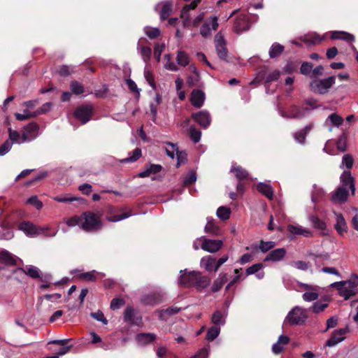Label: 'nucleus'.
Returning a JSON list of instances; mask_svg holds the SVG:
<instances>
[{
	"label": "nucleus",
	"instance_id": "obj_8",
	"mask_svg": "<svg viewBox=\"0 0 358 358\" xmlns=\"http://www.w3.org/2000/svg\"><path fill=\"white\" fill-rule=\"evenodd\" d=\"M124 321L129 324L140 325L142 323V317L132 307L127 306L124 311Z\"/></svg>",
	"mask_w": 358,
	"mask_h": 358
},
{
	"label": "nucleus",
	"instance_id": "obj_38",
	"mask_svg": "<svg viewBox=\"0 0 358 358\" xmlns=\"http://www.w3.org/2000/svg\"><path fill=\"white\" fill-rule=\"evenodd\" d=\"M144 32L147 35V36L150 39H155L158 38L161 34V31L158 28H154L150 27H145L144 28Z\"/></svg>",
	"mask_w": 358,
	"mask_h": 358
},
{
	"label": "nucleus",
	"instance_id": "obj_46",
	"mask_svg": "<svg viewBox=\"0 0 358 358\" xmlns=\"http://www.w3.org/2000/svg\"><path fill=\"white\" fill-rule=\"evenodd\" d=\"M220 332V329L219 327H215V326L211 327L207 331L206 339L208 341H213L218 336Z\"/></svg>",
	"mask_w": 358,
	"mask_h": 358
},
{
	"label": "nucleus",
	"instance_id": "obj_51",
	"mask_svg": "<svg viewBox=\"0 0 358 358\" xmlns=\"http://www.w3.org/2000/svg\"><path fill=\"white\" fill-rule=\"evenodd\" d=\"M196 180V173L194 171L192 170L189 172L188 175L184 179V185L189 186Z\"/></svg>",
	"mask_w": 358,
	"mask_h": 358
},
{
	"label": "nucleus",
	"instance_id": "obj_11",
	"mask_svg": "<svg viewBox=\"0 0 358 358\" xmlns=\"http://www.w3.org/2000/svg\"><path fill=\"white\" fill-rule=\"evenodd\" d=\"M222 245V241L205 238L202 243L201 248L209 252H216L221 249Z\"/></svg>",
	"mask_w": 358,
	"mask_h": 358
},
{
	"label": "nucleus",
	"instance_id": "obj_25",
	"mask_svg": "<svg viewBox=\"0 0 358 358\" xmlns=\"http://www.w3.org/2000/svg\"><path fill=\"white\" fill-rule=\"evenodd\" d=\"M162 169L163 167L160 164H150L148 168L143 171L140 172L138 176L139 178H142L149 177L152 174L159 173Z\"/></svg>",
	"mask_w": 358,
	"mask_h": 358
},
{
	"label": "nucleus",
	"instance_id": "obj_49",
	"mask_svg": "<svg viewBox=\"0 0 358 358\" xmlns=\"http://www.w3.org/2000/svg\"><path fill=\"white\" fill-rule=\"evenodd\" d=\"M199 80V73H192L187 77V83L189 87H194L198 85Z\"/></svg>",
	"mask_w": 358,
	"mask_h": 358
},
{
	"label": "nucleus",
	"instance_id": "obj_42",
	"mask_svg": "<svg viewBox=\"0 0 358 358\" xmlns=\"http://www.w3.org/2000/svg\"><path fill=\"white\" fill-rule=\"evenodd\" d=\"M70 87L72 92L76 95H80L84 92L83 85L76 80L71 82Z\"/></svg>",
	"mask_w": 358,
	"mask_h": 358
},
{
	"label": "nucleus",
	"instance_id": "obj_33",
	"mask_svg": "<svg viewBox=\"0 0 358 358\" xmlns=\"http://www.w3.org/2000/svg\"><path fill=\"white\" fill-rule=\"evenodd\" d=\"M300 62L298 60L288 61L283 68V71L286 73L291 74L297 71Z\"/></svg>",
	"mask_w": 358,
	"mask_h": 358
},
{
	"label": "nucleus",
	"instance_id": "obj_47",
	"mask_svg": "<svg viewBox=\"0 0 358 358\" xmlns=\"http://www.w3.org/2000/svg\"><path fill=\"white\" fill-rule=\"evenodd\" d=\"M172 11L171 4L166 3H165L162 8L161 13H160V17L162 20H165L168 19Z\"/></svg>",
	"mask_w": 358,
	"mask_h": 358
},
{
	"label": "nucleus",
	"instance_id": "obj_15",
	"mask_svg": "<svg viewBox=\"0 0 358 358\" xmlns=\"http://www.w3.org/2000/svg\"><path fill=\"white\" fill-rule=\"evenodd\" d=\"M19 273L22 275H27L34 279L40 278V270L34 266H29L27 269L23 268H16L13 271V274Z\"/></svg>",
	"mask_w": 358,
	"mask_h": 358
},
{
	"label": "nucleus",
	"instance_id": "obj_23",
	"mask_svg": "<svg viewBox=\"0 0 358 358\" xmlns=\"http://www.w3.org/2000/svg\"><path fill=\"white\" fill-rule=\"evenodd\" d=\"M336 216V223L334 226L338 234L343 236L347 231V223L341 213H335Z\"/></svg>",
	"mask_w": 358,
	"mask_h": 358
},
{
	"label": "nucleus",
	"instance_id": "obj_16",
	"mask_svg": "<svg viewBox=\"0 0 358 358\" xmlns=\"http://www.w3.org/2000/svg\"><path fill=\"white\" fill-rule=\"evenodd\" d=\"M348 197V189L344 187H338L332 194L331 201L334 203H344Z\"/></svg>",
	"mask_w": 358,
	"mask_h": 358
},
{
	"label": "nucleus",
	"instance_id": "obj_26",
	"mask_svg": "<svg viewBox=\"0 0 358 358\" xmlns=\"http://www.w3.org/2000/svg\"><path fill=\"white\" fill-rule=\"evenodd\" d=\"M275 246V243L273 241H264V240H261L259 241V245H252L251 248L253 250H259L262 252L266 253L271 250Z\"/></svg>",
	"mask_w": 358,
	"mask_h": 358
},
{
	"label": "nucleus",
	"instance_id": "obj_64",
	"mask_svg": "<svg viewBox=\"0 0 358 358\" xmlns=\"http://www.w3.org/2000/svg\"><path fill=\"white\" fill-rule=\"evenodd\" d=\"M208 347L201 348L195 355L190 358H208Z\"/></svg>",
	"mask_w": 358,
	"mask_h": 358
},
{
	"label": "nucleus",
	"instance_id": "obj_27",
	"mask_svg": "<svg viewBox=\"0 0 358 358\" xmlns=\"http://www.w3.org/2000/svg\"><path fill=\"white\" fill-rule=\"evenodd\" d=\"M230 171L235 173V177L238 181H243L249 178L248 171L241 166H233Z\"/></svg>",
	"mask_w": 358,
	"mask_h": 358
},
{
	"label": "nucleus",
	"instance_id": "obj_40",
	"mask_svg": "<svg viewBox=\"0 0 358 358\" xmlns=\"http://www.w3.org/2000/svg\"><path fill=\"white\" fill-rule=\"evenodd\" d=\"M322 40V38H321L318 35L315 34L306 35L303 38V41L304 43L312 45L319 44Z\"/></svg>",
	"mask_w": 358,
	"mask_h": 358
},
{
	"label": "nucleus",
	"instance_id": "obj_52",
	"mask_svg": "<svg viewBox=\"0 0 358 358\" xmlns=\"http://www.w3.org/2000/svg\"><path fill=\"white\" fill-rule=\"evenodd\" d=\"M9 139L13 143H20V139H22V136H20L18 131L15 130H13L10 127L8 129Z\"/></svg>",
	"mask_w": 358,
	"mask_h": 358
},
{
	"label": "nucleus",
	"instance_id": "obj_61",
	"mask_svg": "<svg viewBox=\"0 0 358 358\" xmlns=\"http://www.w3.org/2000/svg\"><path fill=\"white\" fill-rule=\"evenodd\" d=\"M51 106L52 103L50 102H47L44 103L41 108H39L38 109L34 112L36 114V117H37L39 115L44 114L48 110H50Z\"/></svg>",
	"mask_w": 358,
	"mask_h": 358
},
{
	"label": "nucleus",
	"instance_id": "obj_7",
	"mask_svg": "<svg viewBox=\"0 0 358 358\" xmlns=\"http://www.w3.org/2000/svg\"><path fill=\"white\" fill-rule=\"evenodd\" d=\"M215 42L216 52L218 57L222 60L228 62V50L226 46V41L224 38V36L220 33H218L215 35Z\"/></svg>",
	"mask_w": 358,
	"mask_h": 358
},
{
	"label": "nucleus",
	"instance_id": "obj_29",
	"mask_svg": "<svg viewBox=\"0 0 358 358\" xmlns=\"http://www.w3.org/2000/svg\"><path fill=\"white\" fill-rule=\"evenodd\" d=\"M257 189L267 197L268 199L272 200L273 198V188L267 184L259 182L257 185Z\"/></svg>",
	"mask_w": 358,
	"mask_h": 358
},
{
	"label": "nucleus",
	"instance_id": "obj_60",
	"mask_svg": "<svg viewBox=\"0 0 358 358\" xmlns=\"http://www.w3.org/2000/svg\"><path fill=\"white\" fill-rule=\"evenodd\" d=\"M280 71H274L272 73H269L265 78V83H269L273 81H276L280 78Z\"/></svg>",
	"mask_w": 358,
	"mask_h": 358
},
{
	"label": "nucleus",
	"instance_id": "obj_20",
	"mask_svg": "<svg viewBox=\"0 0 358 358\" xmlns=\"http://www.w3.org/2000/svg\"><path fill=\"white\" fill-rule=\"evenodd\" d=\"M287 231L294 235H301L306 238L313 236V232L311 230L303 228L301 226H294L292 224H289L287 226Z\"/></svg>",
	"mask_w": 358,
	"mask_h": 358
},
{
	"label": "nucleus",
	"instance_id": "obj_50",
	"mask_svg": "<svg viewBox=\"0 0 358 358\" xmlns=\"http://www.w3.org/2000/svg\"><path fill=\"white\" fill-rule=\"evenodd\" d=\"M95 271H90V272H85L82 273L78 275V278L80 280L89 281V282H94L96 280V276L95 275Z\"/></svg>",
	"mask_w": 358,
	"mask_h": 358
},
{
	"label": "nucleus",
	"instance_id": "obj_21",
	"mask_svg": "<svg viewBox=\"0 0 358 358\" xmlns=\"http://www.w3.org/2000/svg\"><path fill=\"white\" fill-rule=\"evenodd\" d=\"M201 265L202 267L205 268L209 273L213 271H217L215 269L216 266V259L213 257L212 256L204 257L201 260Z\"/></svg>",
	"mask_w": 358,
	"mask_h": 358
},
{
	"label": "nucleus",
	"instance_id": "obj_4",
	"mask_svg": "<svg viewBox=\"0 0 358 358\" xmlns=\"http://www.w3.org/2000/svg\"><path fill=\"white\" fill-rule=\"evenodd\" d=\"M82 217L84 222L82 223V228L86 231H94L101 227L100 217L91 211H87L83 213Z\"/></svg>",
	"mask_w": 358,
	"mask_h": 358
},
{
	"label": "nucleus",
	"instance_id": "obj_31",
	"mask_svg": "<svg viewBox=\"0 0 358 358\" xmlns=\"http://www.w3.org/2000/svg\"><path fill=\"white\" fill-rule=\"evenodd\" d=\"M285 50V47L278 43H274L272 44L270 50H269V57L271 59H274L278 57Z\"/></svg>",
	"mask_w": 358,
	"mask_h": 358
},
{
	"label": "nucleus",
	"instance_id": "obj_59",
	"mask_svg": "<svg viewBox=\"0 0 358 358\" xmlns=\"http://www.w3.org/2000/svg\"><path fill=\"white\" fill-rule=\"evenodd\" d=\"M318 294L313 292H307L302 295V298L305 301H313L318 299Z\"/></svg>",
	"mask_w": 358,
	"mask_h": 358
},
{
	"label": "nucleus",
	"instance_id": "obj_36",
	"mask_svg": "<svg viewBox=\"0 0 358 358\" xmlns=\"http://www.w3.org/2000/svg\"><path fill=\"white\" fill-rule=\"evenodd\" d=\"M141 149L136 148L133 150V154L131 157L124 158L120 161L121 163L134 162L141 157Z\"/></svg>",
	"mask_w": 358,
	"mask_h": 358
},
{
	"label": "nucleus",
	"instance_id": "obj_2",
	"mask_svg": "<svg viewBox=\"0 0 358 358\" xmlns=\"http://www.w3.org/2000/svg\"><path fill=\"white\" fill-rule=\"evenodd\" d=\"M335 83L336 77L334 76L324 79H313L310 82L309 87L315 94H326Z\"/></svg>",
	"mask_w": 358,
	"mask_h": 358
},
{
	"label": "nucleus",
	"instance_id": "obj_13",
	"mask_svg": "<svg viewBox=\"0 0 358 358\" xmlns=\"http://www.w3.org/2000/svg\"><path fill=\"white\" fill-rule=\"evenodd\" d=\"M287 254V250L282 248L272 250L264 258V262H280L283 259Z\"/></svg>",
	"mask_w": 358,
	"mask_h": 358
},
{
	"label": "nucleus",
	"instance_id": "obj_58",
	"mask_svg": "<svg viewBox=\"0 0 358 358\" xmlns=\"http://www.w3.org/2000/svg\"><path fill=\"white\" fill-rule=\"evenodd\" d=\"M329 119L332 124L336 127H339L343 122V119L336 113H332L330 115Z\"/></svg>",
	"mask_w": 358,
	"mask_h": 358
},
{
	"label": "nucleus",
	"instance_id": "obj_18",
	"mask_svg": "<svg viewBox=\"0 0 358 358\" xmlns=\"http://www.w3.org/2000/svg\"><path fill=\"white\" fill-rule=\"evenodd\" d=\"M17 257L6 250L0 252V263L6 266H16Z\"/></svg>",
	"mask_w": 358,
	"mask_h": 358
},
{
	"label": "nucleus",
	"instance_id": "obj_41",
	"mask_svg": "<svg viewBox=\"0 0 358 358\" xmlns=\"http://www.w3.org/2000/svg\"><path fill=\"white\" fill-rule=\"evenodd\" d=\"M201 136V132L199 129H196L194 126H190L189 127V137L192 141L196 143L199 142Z\"/></svg>",
	"mask_w": 358,
	"mask_h": 358
},
{
	"label": "nucleus",
	"instance_id": "obj_35",
	"mask_svg": "<svg viewBox=\"0 0 358 358\" xmlns=\"http://www.w3.org/2000/svg\"><path fill=\"white\" fill-rule=\"evenodd\" d=\"M313 64L309 62H304L301 64L300 68V73L306 76L311 78V73L313 71Z\"/></svg>",
	"mask_w": 358,
	"mask_h": 358
},
{
	"label": "nucleus",
	"instance_id": "obj_55",
	"mask_svg": "<svg viewBox=\"0 0 358 358\" xmlns=\"http://www.w3.org/2000/svg\"><path fill=\"white\" fill-rule=\"evenodd\" d=\"M90 315L92 318L95 319L99 322H101L103 324H108L107 319L105 317L103 313L101 310L92 312L90 313Z\"/></svg>",
	"mask_w": 358,
	"mask_h": 358
},
{
	"label": "nucleus",
	"instance_id": "obj_14",
	"mask_svg": "<svg viewBox=\"0 0 358 358\" xmlns=\"http://www.w3.org/2000/svg\"><path fill=\"white\" fill-rule=\"evenodd\" d=\"M205 94L201 90H193L191 93L190 101L192 106L200 108L204 103Z\"/></svg>",
	"mask_w": 358,
	"mask_h": 358
},
{
	"label": "nucleus",
	"instance_id": "obj_17",
	"mask_svg": "<svg viewBox=\"0 0 358 358\" xmlns=\"http://www.w3.org/2000/svg\"><path fill=\"white\" fill-rule=\"evenodd\" d=\"M341 182L342 185L341 187H344L347 189L348 186L352 192V194L354 195L355 193V185L354 178L351 175L350 171H345L342 175L341 176Z\"/></svg>",
	"mask_w": 358,
	"mask_h": 358
},
{
	"label": "nucleus",
	"instance_id": "obj_44",
	"mask_svg": "<svg viewBox=\"0 0 358 358\" xmlns=\"http://www.w3.org/2000/svg\"><path fill=\"white\" fill-rule=\"evenodd\" d=\"M328 306V303H321L320 301H316L313 305L308 308V310L312 311L314 313H320L325 310Z\"/></svg>",
	"mask_w": 358,
	"mask_h": 358
},
{
	"label": "nucleus",
	"instance_id": "obj_12",
	"mask_svg": "<svg viewBox=\"0 0 358 358\" xmlns=\"http://www.w3.org/2000/svg\"><path fill=\"white\" fill-rule=\"evenodd\" d=\"M163 301V294L159 292L152 293L141 298V302L145 306H155Z\"/></svg>",
	"mask_w": 358,
	"mask_h": 358
},
{
	"label": "nucleus",
	"instance_id": "obj_45",
	"mask_svg": "<svg viewBox=\"0 0 358 358\" xmlns=\"http://www.w3.org/2000/svg\"><path fill=\"white\" fill-rule=\"evenodd\" d=\"M336 148L341 152H345L347 150V138L345 134L339 136L336 141Z\"/></svg>",
	"mask_w": 358,
	"mask_h": 358
},
{
	"label": "nucleus",
	"instance_id": "obj_37",
	"mask_svg": "<svg viewBox=\"0 0 358 358\" xmlns=\"http://www.w3.org/2000/svg\"><path fill=\"white\" fill-rule=\"evenodd\" d=\"M216 214L221 220H226L230 217L231 210L229 208L220 206L217 208Z\"/></svg>",
	"mask_w": 358,
	"mask_h": 358
},
{
	"label": "nucleus",
	"instance_id": "obj_62",
	"mask_svg": "<svg viewBox=\"0 0 358 358\" xmlns=\"http://www.w3.org/2000/svg\"><path fill=\"white\" fill-rule=\"evenodd\" d=\"M222 317L223 315L222 312L217 310L213 314L211 321L214 324L218 325L222 322Z\"/></svg>",
	"mask_w": 358,
	"mask_h": 358
},
{
	"label": "nucleus",
	"instance_id": "obj_3",
	"mask_svg": "<svg viewBox=\"0 0 358 358\" xmlns=\"http://www.w3.org/2000/svg\"><path fill=\"white\" fill-rule=\"evenodd\" d=\"M357 285L358 282L352 280L336 282L331 285L332 287L338 289L340 296L344 297L345 300L356 294V287Z\"/></svg>",
	"mask_w": 358,
	"mask_h": 358
},
{
	"label": "nucleus",
	"instance_id": "obj_22",
	"mask_svg": "<svg viewBox=\"0 0 358 358\" xmlns=\"http://www.w3.org/2000/svg\"><path fill=\"white\" fill-rule=\"evenodd\" d=\"M331 38L340 39L347 43H352L355 40V36L352 34L341 31H332Z\"/></svg>",
	"mask_w": 358,
	"mask_h": 358
},
{
	"label": "nucleus",
	"instance_id": "obj_28",
	"mask_svg": "<svg viewBox=\"0 0 358 358\" xmlns=\"http://www.w3.org/2000/svg\"><path fill=\"white\" fill-rule=\"evenodd\" d=\"M156 338V334L152 333H141L136 335L138 343L142 345L149 344L153 342Z\"/></svg>",
	"mask_w": 358,
	"mask_h": 358
},
{
	"label": "nucleus",
	"instance_id": "obj_39",
	"mask_svg": "<svg viewBox=\"0 0 358 358\" xmlns=\"http://www.w3.org/2000/svg\"><path fill=\"white\" fill-rule=\"evenodd\" d=\"M177 63L182 66H186L189 64V57L184 51H178L177 57H176Z\"/></svg>",
	"mask_w": 358,
	"mask_h": 358
},
{
	"label": "nucleus",
	"instance_id": "obj_57",
	"mask_svg": "<svg viewBox=\"0 0 358 358\" xmlns=\"http://www.w3.org/2000/svg\"><path fill=\"white\" fill-rule=\"evenodd\" d=\"M263 266H264L262 263L255 264L246 269V275H250L255 274L257 272H258L260 269H262Z\"/></svg>",
	"mask_w": 358,
	"mask_h": 358
},
{
	"label": "nucleus",
	"instance_id": "obj_54",
	"mask_svg": "<svg viewBox=\"0 0 358 358\" xmlns=\"http://www.w3.org/2000/svg\"><path fill=\"white\" fill-rule=\"evenodd\" d=\"M205 231L208 233H211L217 235L220 233V229L213 222L208 221L205 227Z\"/></svg>",
	"mask_w": 358,
	"mask_h": 358
},
{
	"label": "nucleus",
	"instance_id": "obj_53",
	"mask_svg": "<svg viewBox=\"0 0 358 358\" xmlns=\"http://www.w3.org/2000/svg\"><path fill=\"white\" fill-rule=\"evenodd\" d=\"M125 304V301L121 298H114L110 301V307L112 310H117Z\"/></svg>",
	"mask_w": 358,
	"mask_h": 358
},
{
	"label": "nucleus",
	"instance_id": "obj_5",
	"mask_svg": "<svg viewBox=\"0 0 358 358\" xmlns=\"http://www.w3.org/2000/svg\"><path fill=\"white\" fill-rule=\"evenodd\" d=\"M306 311V309L296 306L289 312L286 320L287 322L292 325L303 324L308 318Z\"/></svg>",
	"mask_w": 358,
	"mask_h": 358
},
{
	"label": "nucleus",
	"instance_id": "obj_1",
	"mask_svg": "<svg viewBox=\"0 0 358 358\" xmlns=\"http://www.w3.org/2000/svg\"><path fill=\"white\" fill-rule=\"evenodd\" d=\"M179 282L184 287H194L197 291H201L210 285V279L206 275H202L199 271H192L181 274Z\"/></svg>",
	"mask_w": 358,
	"mask_h": 358
},
{
	"label": "nucleus",
	"instance_id": "obj_48",
	"mask_svg": "<svg viewBox=\"0 0 358 358\" xmlns=\"http://www.w3.org/2000/svg\"><path fill=\"white\" fill-rule=\"evenodd\" d=\"M354 164V159L350 154H345L343 156L341 168L342 166H345L348 169H351Z\"/></svg>",
	"mask_w": 358,
	"mask_h": 358
},
{
	"label": "nucleus",
	"instance_id": "obj_9",
	"mask_svg": "<svg viewBox=\"0 0 358 358\" xmlns=\"http://www.w3.org/2000/svg\"><path fill=\"white\" fill-rule=\"evenodd\" d=\"M192 118L202 128L206 129L210 124L211 119L208 112L201 110L192 114Z\"/></svg>",
	"mask_w": 358,
	"mask_h": 358
},
{
	"label": "nucleus",
	"instance_id": "obj_24",
	"mask_svg": "<svg viewBox=\"0 0 358 358\" xmlns=\"http://www.w3.org/2000/svg\"><path fill=\"white\" fill-rule=\"evenodd\" d=\"M39 129L38 125L35 122H31L24 127V131L22 134V142L30 140L29 134L36 133Z\"/></svg>",
	"mask_w": 358,
	"mask_h": 358
},
{
	"label": "nucleus",
	"instance_id": "obj_30",
	"mask_svg": "<svg viewBox=\"0 0 358 358\" xmlns=\"http://www.w3.org/2000/svg\"><path fill=\"white\" fill-rule=\"evenodd\" d=\"M311 129L312 125L309 124L306 126L303 129L300 130L299 131L296 132L294 134L295 140L299 143H304L306 135L310 132Z\"/></svg>",
	"mask_w": 358,
	"mask_h": 358
},
{
	"label": "nucleus",
	"instance_id": "obj_63",
	"mask_svg": "<svg viewBox=\"0 0 358 358\" xmlns=\"http://www.w3.org/2000/svg\"><path fill=\"white\" fill-rule=\"evenodd\" d=\"M12 148V143H10L8 140H6L1 146H0V155L3 156L6 155Z\"/></svg>",
	"mask_w": 358,
	"mask_h": 358
},
{
	"label": "nucleus",
	"instance_id": "obj_56",
	"mask_svg": "<svg viewBox=\"0 0 358 358\" xmlns=\"http://www.w3.org/2000/svg\"><path fill=\"white\" fill-rule=\"evenodd\" d=\"M131 215V212H125L119 215H112L108 217V220L110 222H118L125 218H127Z\"/></svg>",
	"mask_w": 358,
	"mask_h": 358
},
{
	"label": "nucleus",
	"instance_id": "obj_34",
	"mask_svg": "<svg viewBox=\"0 0 358 358\" xmlns=\"http://www.w3.org/2000/svg\"><path fill=\"white\" fill-rule=\"evenodd\" d=\"M138 48L140 49L141 55L145 62H149L152 50L151 48L148 46L140 45L139 43H138Z\"/></svg>",
	"mask_w": 358,
	"mask_h": 358
},
{
	"label": "nucleus",
	"instance_id": "obj_43",
	"mask_svg": "<svg viewBox=\"0 0 358 358\" xmlns=\"http://www.w3.org/2000/svg\"><path fill=\"white\" fill-rule=\"evenodd\" d=\"M177 156L176 166L179 167L180 165L185 164L187 162V153L185 151L179 150L178 148L176 149Z\"/></svg>",
	"mask_w": 358,
	"mask_h": 358
},
{
	"label": "nucleus",
	"instance_id": "obj_6",
	"mask_svg": "<svg viewBox=\"0 0 358 358\" xmlns=\"http://www.w3.org/2000/svg\"><path fill=\"white\" fill-rule=\"evenodd\" d=\"M94 110V108L92 105L83 104L76 108L74 116L82 124H86L91 120Z\"/></svg>",
	"mask_w": 358,
	"mask_h": 358
},
{
	"label": "nucleus",
	"instance_id": "obj_19",
	"mask_svg": "<svg viewBox=\"0 0 358 358\" xmlns=\"http://www.w3.org/2000/svg\"><path fill=\"white\" fill-rule=\"evenodd\" d=\"M345 332L346 331L343 329L334 331L330 338L327 341L326 345L328 347H333L343 341V335Z\"/></svg>",
	"mask_w": 358,
	"mask_h": 358
},
{
	"label": "nucleus",
	"instance_id": "obj_32",
	"mask_svg": "<svg viewBox=\"0 0 358 358\" xmlns=\"http://www.w3.org/2000/svg\"><path fill=\"white\" fill-rule=\"evenodd\" d=\"M309 220L311 222L312 226L316 229L324 231L327 229L326 223L317 215H310Z\"/></svg>",
	"mask_w": 358,
	"mask_h": 358
},
{
	"label": "nucleus",
	"instance_id": "obj_10",
	"mask_svg": "<svg viewBox=\"0 0 358 358\" xmlns=\"http://www.w3.org/2000/svg\"><path fill=\"white\" fill-rule=\"evenodd\" d=\"M18 229L22 231L27 236H36L42 234V231L29 221H23L19 224Z\"/></svg>",
	"mask_w": 358,
	"mask_h": 358
}]
</instances>
